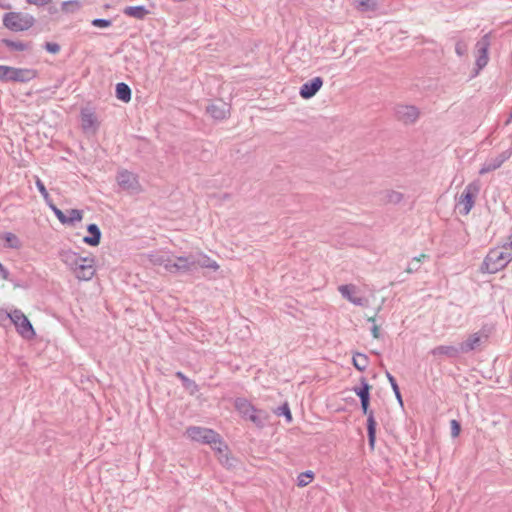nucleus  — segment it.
I'll list each match as a JSON object with an SVG mask.
<instances>
[{"mask_svg": "<svg viewBox=\"0 0 512 512\" xmlns=\"http://www.w3.org/2000/svg\"><path fill=\"white\" fill-rule=\"evenodd\" d=\"M62 261L80 281H88L95 275V259L93 256L83 257L74 251L68 250L62 253Z\"/></svg>", "mask_w": 512, "mask_h": 512, "instance_id": "nucleus-1", "label": "nucleus"}, {"mask_svg": "<svg viewBox=\"0 0 512 512\" xmlns=\"http://www.w3.org/2000/svg\"><path fill=\"white\" fill-rule=\"evenodd\" d=\"M185 433L192 441L209 444L219 453L227 451V446L223 443L220 435L212 429L191 426L186 429Z\"/></svg>", "mask_w": 512, "mask_h": 512, "instance_id": "nucleus-2", "label": "nucleus"}, {"mask_svg": "<svg viewBox=\"0 0 512 512\" xmlns=\"http://www.w3.org/2000/svg\"><path fill=\"white\" fill-rule=\"evenodd\" d=\"M370 389L371 386L367 382L363 381V386L361 388L355 389L354 391L357 394V396L361 399L363 413L367 415L369 446L372 450H374L376 443V421L373 413L369 411Z\"/></svg>", "mask_w": 512, "mask_h": 512, "instance_id": "nucleus-3", "label": "nucleus"}, {"mask_svg": "<svg viewBox=\"0 0 512 512\" xmlns=\"http://www.w3.org/2000/svg\"><path fill=\"white\" fill-rule=\"evenodd\" d=\"M3 25L13 32H23L35 25V18L32 14L22 11L8 12L3 15Z\"/></svg>", "mask_w": 512, "mask_h": 512, "instance_id": "nucleus-4", "label": "nucleus"}, {"mask_svg": "<svg viewBox=\"0 0 512 512\" xmlns=\"http://www.w3.org/2000/svg\"><path fill=\"white\" fill-rule=\"evenodd\" d=\"M35 69L16 68L7 65H0V81L3 82H29L37 77Z\"/></svg>", "mask_w": 512, "mask_h": 512, "instance_id": "nucleus-5", "label": "nucleus"}, {"mask_svg": "<svg viewBox=\"0 0 512 512\" xmlns=\"http://www.w3.org/2000/svg\"><path fill=\"white\" fill-rule=\"evenodd\" d=\"M510 255L501 248L491 249L483 262V269L488 273H496L507 266L510 262Z\"/></svg>", "mask_w": 512, "mask_h": 512, "instance_id": "nucleus-6", "label": "nucleus"}, {"mask_svg": "<svg viewBox=\"0 0 512 512\" xmlns=\"http://www.w3.org/2000/svg\"><path fill=\"white\" fill-rule=\"evenodd\" d=\"M8 317L15 325L17 332L24 339H34L36 336L35 330L27 316L22 311L15 309L8 314Z\"/></svg>", "mask_w": 512, "mask_h": 512, "instance_id": "nucleus-7", "label": "nucleus"}, {"mask_svg": "<svg viewBox=\"0 0 512 512\" xmlns=\"http://www.w3.org/2000/svg\"><path fill=\"white\" fill-rule=\"evenodd\" d=\"M50 208L56 215L57 219L64 225H74L76 222H80L83 219V211L79 209H70L64 213L62 210L57 208L55 205L49 203Z\"/></svg>", "mask_w": 512, "mask_h": 512, "instance_id": "nucleus-8", "label": "nucleus"}, {"mask_svg": "<svg viewBox=\"0 0 512 512\" xmlns=\"http://www.w3.org/2000/svg\"><path fill=\"white\" fill-rule=\"evenodd\" d=\"M338 291L340 294L357 306H365L367 304V299L360 295V291L357 286L354 284H346L338 287Z\"/></svg>", "mask_w": 512, "mask_h": 512, "instance_id": "nucleus-9", "label": "nucleus"}, {"mask_svg": "<svg viewBox=\"0 0 512 512\" xmlns=\"http://www.w3.org/2000/svg\"><path fill=\"white\" fill-rule=\"evenodd\" d=\"M478 192V188L473 185H468L463 191L459 199V206L461 207V213L467 215L474 205V199Z\"/></svg>", "mask_w": 512, "mask_h": 512, "instance_id": "nucleus-10", "label": "nucleus"}, {"mask_svg": "<svg viewBox=\"0 0 512 512\" xmlns=\"http://www.w3.org/2000/svg\"><path fill=\"white\" fill-rule=\"evenodd\" d=\"M81 127L84 132L95 134L99 128V121L94 112L90 110H82Z\"/></svg>", "mask_w": 512, "mask_h": 512, "instance_id": "nucleus-11", "label": "nucleus"}, {"mask_svg": "<svg viewBox=\"0 0 512 512\" xmlns=\"http://www.w3.org/2000/svg\"><path fill=\"white\" fill-rule=\"evenodd\" d=\"M194 266V262L191 261L189 258L187 257H178L176 258L174 261L172 260H167L165 263H164V268L171 272V273H175V272H179V271H182V272H187L189 271L192 267Z\"/></svg>", "mask_w": 512, "mask_h": 512, "instance_id": "nucleus-12", "label": "nucleus"}, {"mask_svg": "<svg viewBox=\"0 0 512 512\" xmlns=\"http://www.w3.org/2000/svg\"><path fill=\"white\" fill-rule=\"evenodd\" d=\"M117 182L126 190H138L140 188L136 175L127 170L118 173Z\"/></svg>", "mask_w": 512, "mask_h": 512, "instance_id": "nucleus-13", "label": "nucleus"}, {"mask_svg": "<svg viewBox=\"0 0 512 512\" xmlns=\"http://www.w3.org/2000/svg\"><path fill=\"white\" fill-rule=\"evenodd\" d=\"M322 85V78L315 77L301 86L300 96L304 99L312 98L321 89Z\"/></svg>", "mask_w": 512, "mask_h": 512, "instance_id": "nucleus-14", "label": "nucleus"}, {"mask_svg": "<svg viewBox=\"0 0 512 512\" xmlns=\"http://www.w3.org/2000/svg\"><path fill=\"white\" fill-rule=\"evenodd\" d=\"M397 117L400 121L409 124L415 122L419 117V111L415 106L402 105L397 108Z\"/></svg>", "mask_w": 512, "mask_h": 512, "instance_id": "nucleus-15", "label": "nucleus"}, {"mask_svg": "<svg viewBox=\"0 0 512 512\" xmlns=\"http://www.w3.org/2000/svg\"><path fill=\"white\" fill-rule=\"evenodd\" d=\"M235 408L244 417L249 418L253 422L257 421V416L255 415L256 409L248 400L243 398L237 399L235 401Z\"/></svg>", "mask_w": 512, "mask_h": 512, "instance_id": "nucleus-16", "label": "nucleus"}, {"mask_svg": "<svg viewBox=\"0 0 512 512\" xmlns=\"http://www.w3.org/2000/svg\"><path fill=\"white\" fill-rule=\"evenodd\" d=\"M477 47V58H476V65L479 70L484 68L488 63V47H489V41L487 38H483L481 41H479L476 45Z\"/></svg>", "mask_w": 512, "mask_h": 512, "instance_id": "nucleus-17", "label": "nucleus"}, {"mask_svg": "<svg viewBox=\"0 0 512 512\" xmlns=\"http://www.w3.org/2000/svg\"><path fill=\"white\" fill-rule=\"evenodd\" d=\"M207 112L217 120H223L229 115V107L226 103L218 101L207 107Z\"/></svg>", "mask_w": 512, "mask_h": 512, "instance_id": "nucleus-18", "label": "nucleus"}, {"mask_svg": "<svg viewBox=\"0 0 512 512\" xmlns=\"http://www.w3.org/2000/svg\"><path fill=\"white\" fill-rule=\"evenodd\" d=\"M89 236L83 238V242L89 246L96 247L101 241V231L96 224H89L87 227Z\"/></svg>", "mask_w": 512, "mask_h": 512, "instance_id": "nucleus-19", "label": "nucleus"}, {"mask_svg": "<svg viewBox=\"0 0 512 512\" xmlns=\"http://www.w3.org/2000/svg\"><path fill=\"white\" fill-rule=\"evenodd\" d=\"M123 13L128 17L142 20L150 14V11L144 6H128L124 8Z\"/></svg>", "mask_w": 512, "mask_h": 512, "instance_id": "nucleus-20", "label": "nucleus"}, {"mask_svg": "<svg viewBox=\"0 0 512 512\" xmlns=\"http://www.w3.org/2000/svg\"><path fill=\"white\" fill-rule=\"evenodd\" d=\"M483 335L480 333H474L470 335L465 342L460 346L462 352H468L474 350L482 342Z\"/></svg>", "mask_w": 512, "mask_h": 512, "instance_id": "nucleus-21", "label": "nucleus"}, {"mask_svg": "<svg viewBox=\"0 0 512 512\" xmlns=\"http://www.w3.org/2000/svg\"><path fill=\"white\" fill-rule=\"evenodd\" d=\"M0 241H2L3 245L7 248L18 249L21 247L19 238L11 232L1 233Z\"/></svg>", "mask_w": 512, "mask_h": 512, "instance_id": "nucleus-22", "label": "nucleus"}, {"mask_svg": "<svg viewBox=\"0 0 512 512\" xmlns=\"http://www.w3.org/2000/svg\"><path fill=\"white\" fill-rule=\"evenodd\" d=\"M503 162H504V158H502V157H497V158L491 159L490 161L483 164L479 173L481 175H484L486 173L494 171V170L498 169L503 164Z\"/></svg>", "mask_w": 512, "mask_h": 512, "instance_id": "nucleus-23", "label": "nucleus"}, {"mask_svg": "<svg viewBox=\"0 0 512 512\" xmlns=\"http://www.w3.org/2000/svg\"><path fill=\"white\" fill-rule=\"evenodd\" d=\"M116 97L123 101L129 102L131 100V89L125 83H118L116 85Z\"/></svg>", "mask_w": 512, "mask_h": 512, "instance_id": "nucleus-24", "label": "nucleus"}, {"mask_svg": "<svg viewBox=\"0 0 512 512\" xmlns=\"http://www.w3.org/2000/svg\"><path fill=\"white\" fill-rule=\"evenodd\" d=\"M2 44L6 46L11 51H18L22 52L28 49V44L24 43L23 41H14L9 39H3Z\"/></svg>", "mask_w": 512, "mask_h": 512, "instance_id": "nucleus-25", "label": "nucleus"}, {"mask_svg": "<svg viewBox=\"0 0 512 512\" xmlns=\"http://www.w3.org/2000/svg\"><path fill=\"white\" fill-rule=\"evenodd\" d=\"M355 8L360 12L372 11L376 9L375 0H354Z\"/></svg>", "mask_w": 512, "mask_h": 512, "instance_id": "nucleus-26", "label": "nucleus"}, {"mask_svg": "<svg viewBox=\"0 0 512 512\" xmlns=\"http://www.w3.org/2000/svg\"><path fill=\"white\" fill-rule=\"evenodd\" d=\"M369 360L365 354L355 353L353 356V365L359 371H364L368 366Z\"/></svg>", "mask_w": 512, "mask_h": 512, "instance_id": "nucleus-27", "label": "nucleus"}, {"mask_svg": "<svg viewBox=\"0 0 512 512\" xmlns=\"http://www.w3.org/2000/svg\"><path fill=\"white\" fill-rule=\"evenodd\" d=\"M314 479V473L312 471L302 472L297 477L298 487H305L312 482Z\"/></svg>", "mask_w": 512, "mask_h": 512, "instance_id": "nucleus-28", "label": "nucleus"}, {"mask_svg": "<svg viewBox=\"0 0 512 512\" xmlns=\"http://www.w3.org/2000/svg\"><path fill=\"white\" fill-rule=\"evenodd\" d=\"M401 199L402 195L395 191H387L384 195V201L387 203H398Z\"/></svg>", "mask_w": 512, "mask_h": 512, "instance_id": "nucleus-29", "label": "nucleus"}, {"mask_svg": "<svg viewBox=\"0 0 512 512\" xmlns=\"http://www.w3.org/2000/svg\"><path fill=\"white\" fill-rule=\"evenodd\" d=\"M199 265L201 267H204V268H210V269H213V270H218L219 269V265L216 261L212 260L210 257L208 256H204L203 257V261L199 263Z\"/></svg>", "mask_w": 512, "mask_h": 512, "instance_id": "nucleus-30", "label": "nucleus"}, {"mask_svg": "<svg viewBox=\"0 0 512 512\" xmlns=\"http://www.w3.org/2000/svg\"><path fill=\"white\" fill-rule=\"evenodd\" d=\"M36 186L39 190V192L41 193V195L43 196V198L45 199L46 202H49L50 200V195L45 187V185L43 184V182L39 179V178H36Z\"/></svg>", "mask_w": 512, "mask_h": 512, "instance_id": "nucleus-31", "label": "nucleus"}, {"mask_svg": "<svg viewBox=\"0 0 512 512\" xmlns=\"http://www.w3.org/2000/svg\"><path fill=\"white\" fill-rule=\"evenodd\" d=\"M92 25L98 28H108L111 26V21L106 19H94Z\"/></svg>", "mask_w": 512, "mask_h": 512, "instance_id": "nucleus-32", "label": "nucleus"}, {"mask_svg": "<svg viewBox=\"0 0 512 512\" xmlns=\"http://www.w3.org/2000/svg\"><path fill=\"white\" fill-rule=\"evenodd\" d=\"M450 426H451V435L452 437H458L459 434H460V431H461V427H460V424L457 420H452L450 422Z\"/></svg>", "mask_w": 512, "mask_h": 512, "instance_id": "nucleus-33", "label": "nucleus"}, {"mask_svg": "<svg viewBox=\"0 0 512 512\" xmlns=\"http://www.w3.org/2000/svg\"><path fill=\"white\" fill-rule=\"evenodd\" d=\"M45 49L52 54H57L60 51V46L57 43L48 42L45 45Z\"/></svg>", "mask_w": 512, "mask_h": 512, "instance_id": "nucleus-34", "label": "nucleus"}, {"mask_svg": "<svg viewBox=\"0 0 512 512\" xmlns=\"http://www.w3.org/2000/svg\"><path fill=\"white\" fill-rule=\"evenodd\" d=\"M467 51V45L463 42H458L456 44V53L459 55V56H462L466 53Z\"/></svg>", "mask_w": 512, "mask_h": 512, "instance_id": "nucleus-35", "label": "nucleus"}, {"mask_svg": "<svg viewBox=\"0 0 512 512\" xmlns=\"http://www.w3.org/2000/svg\"><path fill=\"white\" fill-rule=\"evenodd\" d=\"M502 250L507 251L510 255V261L512 260V234L509 236V242L501 247Z\"/></svg>", "mask_w": 512, "mask_h": 512, "instance_id": "nucleus-36", "label": "nucleus"}, {"mask_svg": "<svg viewBox=\"0 0 512 512\" xmlns=\"http://www.w3.org/2000/svg\"><path fill=\"white\" fill-rule=\"evenodd\" d=\"M29 4L36 6H44L49 4L52 0H26Z\"/></svg>", "mask_w": 512, "mask_h": 512, "instance_id": "nucleus-37", "label": "nucleus"}, {"mask_svg": "<svg viewBox=\"0 0 512 512\" xmlns=\"http://www.w3.org/2000/svg\"><path fill=\"white\" fill-rule=\"evenodd\" d=\"M0 277L3 280H8L9 279V271L2 265L1 262H0Z\"/></svg>", "mask_w": 512, "mask_h": 512, "instance_id": "nucleus-38", "label": "nucleus"}, {"mask_svg": "<svg viewBox=\"0 0 512 512\" xmlns=\"http://www.w3.org/2000/svg\"><path fill=\"white\" fill-rule=\"evenodd\" d=\"M389 380L392 384V387H393V390L395 391V394L397 396L398 399H401V395H400V392H399V389H398V385L396 384L394 378L392 376H389Z\"/></svg>", "mask_w": 512, "mask_h": 512, "instance_id": "nucleus-39", "label": "nucleus"}, {"mask_svg": "<svg viewBox=\"0 0 512 512\" xmlns=\"http://www.w3.org/2000/svg\"><path fill=\"white\" fill-rule=\"evenodd\" d=\"M372 335L375 339H378L379 336H380V329H379V326L377 325H374L373 328H372Z\"/></svg>", "mask_w": 512, "mask_h": 512, "instance_id": "nucleus-40", "label": "nucleus"}, {"mask_svg": "<svg viewBox=\"0 0 512 512\" xmlns=\"http://www.w3.org/2000/svg\"><path fill=\"white\" fill-rule=\"evenodd\" d=\"M176 376L184 382L188 381V378L182 372H177Z\"/></svg>", "mask_w": 512, "mask_h": 512, "instance_id": "nucleus-41", "label": "nucleus"}, {"mask_svg": "<svg viewBox=\"0 0 512 512\" xmlns=\"http://www.w3.org/2000/svg\"><path fill=\"white\" fill-rule=\"evenodd\" d=\"M426 257H427L426 254H420L418 257H415L414 260L417 261V262H420L423 259H425Z\"/></svg>", "mask_w": 512, "mask_h": 512, "instance_id": "nucleus-42", "label": "nucleus"}, {"mask_svg": "<svg viewBox=\"0 0 512 512\" xmlns=\"http://www.w3.org/2000/svg\"><path fill=\"white\" fill-rule=\"evenodd\" d=\"M368 321L369 322H375V317L374 316L368 317Z\"/></svg>", "mask_w": 512, "mask_h": 512, "instance_id": "nucleus-43", "label": "nucleus"}, {"mask_svg": "<svg viewBox=\"0 0 512 512\" xmlns=\"http://www.w3.org/2000/svg\"><path fill=\"white\" fill-rule=\"evenodd\" d=\"M286 417L288 418V420H291V413L290 411L288 410L287 413H286Z\"/></svg>", "mask_w": 512, "mask_h": 512, "instance_id": "nucleus-44", "label": "nucleus"}, {"mask_svg": "<svg viewBox=\"0 0 512 512\" xmlns=\"http://www.w3.org/2000/svg\"><path fill=\"white\" fill-rule=\"evenodd\" d=\"M413 271H414V270H413L412 268H407V269H406V272H407V273H412Z\"/></svg>", "mask_w": 512, "mask_h": 512, "instance_id": "nucleus-45", "label": "nucleus"}, {"mask_svg": "<svg viewBox=\"0 0 512 512\" xmlns=\"http://www.w3.org/2000/svg\"><path fill=\"white\" fill-rule=\"evenodd\" d=\"M68 4H69V2H64L63 3V8H65Z\"/></svg>", "mask_w": 512, "mask_h": 512, "instance_id": "nucleus-46", "label": "nucleus"}]
</instances>
